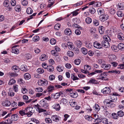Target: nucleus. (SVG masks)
Listing matches in <instances>:
<instances>
[{
    "mask_svg": "<svg viewBox=\"0 0 124 124\" xmlns=\"http://www.w3.org/2000/svg\"><path fill=\"white\" fill-rule=\"evenodd\" d=\"M118 95L117 93H113V95H111V99L112 100L109 99L105 100L104 101V103L109 107L113 108L114 107L115 105L112 100H115L116 99V96H117Z\"/></svg>",
    "mask_w": 124,
    "mask_h": 124,
    "instance_id": "nucleus-1",
    "label": "nucleus"
},
{
    "mask_svg": "<svg viewBox=\"0 0 124 124\" xmlns=\"http://www.w3.org/2000/svg\"><path fill=\"white\" fill-rule=\"evenodd\" d=\"M103 38L105 40L102 41V42L101 45L102 46H103L106 48L109 47L110 46V45L109 42L110 41V38L107 35L103 36Z\"/></svg>",
    "mask_w": 124,
    "mask_h": 124,
    "instance_id": "nucleus-2",
    "label": "nucleus"
},
{
    "mask_svg": "<svg viewBox=\"0 0 124 124\" xmlns=\"http://www.w3.org/2000/svg\"><path fill=\"white\" fill-rule=\"evenodd\" d=\"M38 84L40 86H46L48 84V82L47 80L45 79L43 80H39L38 82Z\"/></svg>",
    "mask_w": 124,
    "mask_h": 124,
    "instance_id": "nucleus-3",
    "label": "nucleus"
},
{
    "mask_svg": "<svg viewBox=\"0 0 124 124\" xmlns=\"http://www.w3.org/2000/svg\"><path fill=\"white\" fill-rule=\"evenodd\" d=\"M108 16L107 14H104L100 16V20L102 22H104L108 19Z\"/></svg>",
    "mask_w": 124,
    "mask_h": 124,
    "instance_id": "nucleus-4",
    "label": "nucleus"
},
{
    "mask_svg": "<svg viewBox=\"0 0 124 124\" xmlns=\"http://www.w3.org/2000/svg\"><path fill=\"white\" fill-rule=\"evenodd\" d=\"M101 92L105 94H109L111 92V90L109 87H106L101 90Z\"/></svg>",
    "mask_w": 124,
    "mask_h": 124,
    "instance_id": "nucleus-5",
    "label": "nucleus"
},
{
    "mask_svg": "<svg viewBox=\"0 0 124 124\" xmlns=\"http://www.w3.org/2000/svg\"><path fill=\"white\" fill-rule=\"evenodd\" d=\"M39 103L40 105L42 107L45 108H47L48 106L47 103H46V101L44 99L40 101Z\"/></svg>",
    "mask_w": 124,
    "mask_h": 124,
    "instance_id": "nucleus-6",
    "label": "nucleus"
},
{
    "mask_svg": "<svg viewBox=\"0 0 124 124\" xmlns=\"http://www.w3.org/2000/svg\"><path fill=\"white\" fill-rule=\"evenodd\" d=\"M51 118L53 121L56 122H58L60 120V117L56 115L51 116Z\"/></svg>",
    "mask_w": 124,
    "mask_h": 124,
    "instance_id": "nucleus-7",
    "label": "nucleus"
},
{
    "mask_svg": "<svg viewBox=\"0 0 124 124\" xmlns=\"http://www.w3.org/2000/svg\"><path fill=\"white\" fill-rule=\"evenodd\" d=\"M93 45L94 47L99 49L101 48L102 47V45L97 41L94 42Z\"/></svg>",
    "mask_w": 124,
    "mask_h": 124,
    "instance_id": "nucleus-8",
    "label": "nucleus"
},
{
    "mask_svg": "<svg viewBox=\"0 0 124 124\" xmlns=\"http://www.w3.org/2000/svg\"><path fill=\"white\" fill-rule=\"evenodd\" d=\"M70 50H73L74 49L75 47L73 44L71 42H68L67 44Z\"/></svg>",
    "mask_w": 124,
    "mask_h": 124,
    "instance_id": "nucleus-9",
    "label": "nucleus"
},
{
    "mask_svg": "<svg viewBox=\"0 0 124 124\" xmlns=\"http://www.w3.org/2000/svg\"><path fill=\"white\" fill-rule=\"evenodd\" d=\"M18 46V45H16L12 47V53H14L16 54H18L19 53V50L18 49L16 48L17 46Z\"/></svg>",
    "mask_w": 124,
    "mask_h": 124,
    "instance_id": "nucleus-10",
    "label": "nucleus"
},
{
    "mask_svg": "<svg viewBox=\"0 0 124 124\" xmlns=\"http://www.w3.org/2000/svg\"><path fill=\"white\" fill-rule=\"evenodd\" d=\"M11 104V102L9 101L4 100L2 103V105L4 106H9Z\"/></svg>",
    "mask_w": 124,
    "mask_h": 124,
    "instance_id": "nucleus-11",
    "label": "nucleus"
},
{
    "mask_svg": "<svg viewBox=\"0 0 124 124\" xmlns=\"http://www.w3.org/2000/svg\"><path fill=\"white\" fill-rule=\"evenodd\" d=\"M53 108L55 109L56 111H59L60 110L61 107L59 104H55L52 106Z\"/></svg>",
    "mask_w": 124,
    "mask_h": 124,
    "instance_id": "nucleus-12",
    "label": "nucleus"
},
{
    "mask_svg": "<svg viewBox=\"0 0 124 124\" xmlns=\"http://www.w3.org/2000/svg\"><path fill=\"white\" fill-rule=\"evenodd\" d=\"M117 8L120 10H123L124 9V5L123 3H119L116 5Z\"/></svg>",
    "mask_w": 124,
    "mask_h": 124,
    "instance_id": "nucleus-13",
    "label": "nucleus"
},
{
    "mask_svg": "<svg viewBox=\"0 0 124 124\" xmlns=\"http://www.w3.org/2000/svg\"><path fill=\"white\" fill-rule=\"evenodd\" d=\"M98 14L100 15H103L104 13V10L103 9L101 8H99L97 10Z\"/></svg>",
    "mask_w": 124,
    "mask_h": 124,
    "instance_id": "nucleus-14",
    "label": "nucleus"
},
{
    "mask_svg": "<svg viewBox=\"0 0 124 124\" xmlns=\"http://www.w3.org/2000/svg\"><path fill=\"white\" fill-rule=\"evenodd\" d=\"M101 122L104 124H111V122L108 121V119L106 118H103L102 119Z\"/></svg>",
    "mask_w": 124,
    "mask_h": 124,
    "instance_id": "nucleus-15",
    "label": "nucleus"
},
{
    "mask_svg": "<svg viewBox=\"0 0 124 124\" xmlns=\"http://www.w3.org/2000/svg\"><path fill=\"white\" fill-rule=\"evenodd\" d=\"M75 43L78 48H80L82 45V43L81 41L80 40H77L75 41Z\"/></svg>",
    "mask_w": 124,
    "mask_h": 124,
    "instance_id": "nucleus-16",
    "label": "nucleus"
},
{
    "mask_svg": "<svg viewBox=\"0 0 124 124\" xmlns=\"http://www.w3.org/2000/svg\"><path fill=\"white\" fill-rule=\"evenodd\" d=\"M108 74L105 72H103L100 74L99 78V79L103 80L104 78H106Z\"/></svg>",
    "mask_w": 124,
    "mask_h": 124,
    "instance_id": "nucleus-17",
    "label": "nucleus"
},
{
    "mask_svg": "<svg viewBox=\"0 0 124 124\" xmlns=\"http://www.w3.org/2000/svg\"><path fill=\"white\" fill-rule=\"evenodd\" d=\"M47 71L49 72H52L54 70V68L52 65H49L47 66Z\"/></svg>",
    "mask_w": 124,
    "mask_h": 124,
    "instance_id": "nucleus-18",
    "label": "nucleus"
},
{
    "mask_svg": "<svg viewBox=\"0 0 124 124\" xmlns=\"http://www.w3.org/2000/svg\"><path fill=\"white\" fill-rule=\"evenodd\" d=\"M12 69L15 72H19V68L18 66L14 65L13 66L12 68Z\"/></svg>",
    "mask_w": 124,
    "mask_h": 124,
    "instance_id": "nucleus-19",
    "label": "nucleus"
},
{
    "mask_svg": "<svg viewBox=\"0 0 124 124\" xmlns=\"http://www.w3.org/2000/svg\"><path fill=\"white\" fill-rule=\"evenodd\" d=\"M101 67L105 70H108L110 68V65L109 64H106L104 63L102 66H101Z\"/></svg>",
    "mask_w": 124,
    "mask_h": 124,
    "instance_id": "nucleus-20",
    "label": "nucleus"
},
{
    "mask_svg": "<svg viewBox=\"0 0 124 124\" xmlns=\"http://www.w3.org/2000/svg\"><path fill=\"white\" fill-rule=\"evenodd\" d=\"M65 34L66 35H70L72 34V31L69 28L66 29L64 31Z\"/></svg>",
    "mask_w": 124,
    "mask_h": 124,
    "instance_id": "nucleus-21",
    "label": "nucleus"
},
{
    "mask_svg": "<svg viewBox=\"0 0 124 124\" xmlns=\"http://www.w3.org/2000/svg\"><path fill=\"white\" fill-rule=\"evenodd\" d=\"M101 108L97 104H96L94 107H93V109L95 112H97L100 110Z\"/></svg>",
    "mask_w": 124,
    "mask_h": 124,
    "instance_id": "nucleus-22",
    "label": "nucleus"
},
{
    "mask_svg": "<svg viewBox=\"0 0 124 124\" xmlns=\"http://www.w3.org/2000/svg\"><path fill=\"white\" fill-rule=\"evenodd\" d=\"M73 98H76L78 96V94L77 92H72V93H70L69 94Z\"/></svg>",
    "mask_w": 124,
    "mask_h": 124,
    "instance_id": "nucleus-23",
    "label": "nucleus"
},
{
    "mask_svg": "<svg viewBox=\"0 0 124 124\" xmlns=\"http://www.w3.org/2000/svg\"><path fill=\"white\" fill-rule=\"evenodd\" d=\"M12 117V120L13 121H17L18 118V116L17 114H14L13 115L11 116Z\"/></svg>",
    "mask_w": 124,
    "mask_h": 124,
    "instance_id": "nucleus-24",
    "label": "nucleus"
},
{
    "mask_svg": "<svg viewBox=\"0 0 124 124\" xmlns=\"http://www.w3.org/2000/svg\"><path fill=\"white\" fill-rule=\"evenodd\" d=\"M108 58L110 60L112 61L116 60V56L114 54H110L108 56Z\"/></svg>",
    "mask_w": 124,
    "mask_h": 124,
    "instance_id": "nucleus-25",
    "label": "nucleus"
},
{
    "mask_svg": "<svg viewBox=\"0 0 124 124\" xmlns=\"http://www.w3.org/2000/svg\"><path fill=\"white\" fill-rule=\"evenodd\" d=\"M118 38L120 40H124V35L121 33H119L118 35Z\"/></svg>",
    "mask_w": 124,
    "mask_h": 124,
    "instance_id": "nucleus-26",
    "label": "nucleus"
},
{
    "mask_svg": "<svg viewBox=\"0 0 124 124\" xmlns=\"http://www.w3.org/2000/svg\"><path fill=\"white\" fill-rule=\"evenodd\" d=\"M67 103V101L66 99L64 98H63L60 101V104L62 105L65 104Z\"/></svg>",
    "mask_w": 124,
    "mask_h": 124,
    "instance_id": "nucleus-27",
    "label": "nucleus"
},
{
    "mask_svg": "<svg viewBox=\"0 0 124 124\" xmlns=\"http://www.w3.org/2000/svg\"><path fill=\"white\" fill-rule=\"evenodd\" d=\"M24 77L25 79L27 80H28L31 78L30 75L28 73L24 74Z\"/></svg>",
    "mask_w": 124,
    "mask_h": 124,
    "instance_id": "nucleus-28",
    "label": "nucleus"
},
{
    "mask_svg": "<svg viewBox=\"0 0 124 124\" xmlns=\"http://www.w3.org/2000/svg\"><path fill=\"white\" fill-rule=\"evenodd\" d=\"M21 70L23 71H26L28 70L27 66L25 65H22L21 67Z\"/></svg>",
    "mask_w": 124,
    "mask_h": 124,
    "instance_id": "nucleus-29",
    "label": "nucleus"
},
{
    "mask_svg": "<svg viewBox=\"0 0 124 124\" xmlns=\"http://www.w3.org/2000/svg\"><path fill=\"white\" fill-rule=\"evenodd\" d=\"M47 58V56L45 54L42 55L40 57L39 59L42 61H44L46 60Z\"/></svg>",
    "mask_w": 124,
    "mask_h": 124,
    "instance_id": "nucleus-30",
    "label": "nucleus"
},
{
    "mask_svg": "<svg viewBox=\"0 0 124 124\" xmlns=\"http://www.w3.org/2000/svg\"><path fill=\"white\" fill-rule=\"evenodd\" d=\"M89 83L94 84H97L98 83L97 81L95 79L93 78H91L89 80Z\"/></svg>",
    "mask_w": 124,
    "mask_h": 124,
    "instance_id": "nucleus-31",
    "label": "nucleus"
},
{
    "mask_svg": "<svg viewBox=\"0 0 124 124\" xmlns=\"http://www.w3.org/2000/svg\"><path fill=\"white\" fill-rule=\"evenodd\" d=\"M118 48L122 50H124V44L123 43H119L118 45Z\"/></svg>",
    "mask_w": 124,
    "mask_h": 124,
    "instance_id": "nucleus-32",
    "label": "nucleus"
},
{
    "mask_svg": "<svg viewBox=\"0 0 124 124\" xmlns=\"http://www.w3.org/2000/svg\"><path fill=\"white\" fill-rule=\"evenodd\" d=\"M99 31L100 33L101 34L103 33L104 32V29L103 26H100L99 28Z\"/></svg>",
    "mask_w": 124,
    "mask_h": 124,
    "instance_id": "nucleus-33",
    "label": "nucleus"
},
{
    "mask_svg": "<svg viewBox=\"0 0 124 124\" xmlns=\"http://www.w3.org/2000/svg\"><path fill=\"white\" fill-rule=\"evenodd\" d=\"M32 109V107H27L24 110L25 113H28L31 112Z\"/></svg>",
    "mask_w": 124,
    "mask_h": 124,
    "instance_id": "nucleus-34",
    "label": "nucleus"
},
{
    "mask_svg": "<svg viewBox=\"0 0 124 124\" xmlns=\"http://www.w3.org/2000/svg\"><path fill=\"white\" fill-rule=\"evenodd\" d=\"M54 86L52 85L49 86L48 87V92H50L52 91L54 89Z\"/></svg>",
    "mask_w": 124,
    "mask_h": 124,
    "instance_id": "nucleus-35",
    "label": "nucleus"
},
{
    "mask_svg": "<svg viewBox=\"0 0 124 124\" xmlns=\"http://www.w3.org/2000/svg\"><path fill=\"white\" fill-rule=\"evenodd\" d=\"M86 46L89 48H91L93 46L92 44L90 42H87L85 43Z\"/></svg>",
    "mask_w": 124,
    "mask_h": 124,
    "instance_id": "nucleus-36",
    "label": "nucleus"
},
{
    "mask_svg": "<svg viewBox=\"0 0 124 124\" xmlns=\"http://www.w3.org/2000/svg\"><path fill=\"white\" fill-rule=\"evenodd\" d=\"M15 10L17 12H19L21 10V8L19 5H16L15 7Z\"/></svg>",
    "mask_w": 124,
    "mask_h": 124,
    "instance_id": "nucleus-37",
    "label": "nucleus"
},
{
    "mask_svg": "<svg viewBox=\"0 0 124 124\" xmlns=\"http://www.w3.org/2000/svg\"><path fill=\"white\" fill-rule=\"evenodd\" d=\"M93 23L94 25L95 26L99 25V20L96 19H94L93 20Z\"/></svg>",
    "mask_w": 124,
    "mask_h": 124,
    "instance_id": "nucleus-38",
    "label": "nucleus"
},
{
    "mask_svg": "<svg viewBox=\"0 0 124 124\" xmlns=\"http://www.w3.org/2000/svg\"><path fill=\"white\" fill-rule=\"evenodd\" d=\"M37 71L39 74H42L44 72V70L42 68H39L37 70Z\"/></svg>",
    "mask_w": 124,
    "mask_h": 124,
    "instance_id": "nucleus-39",
    "label": "nucleus"
},
{
    "mask_svg": "<svg viewBox=\"0 0 124 124\" xmlns=\"http://www.w3.org/2000/svg\"><path fill=\"white\" fill-rule=\"evenodd\" d=\"M26 12L27 14H31L33 13V10L31 8H27Z\"/></svg>",
    "mask_w": 124,
    "mask_h": 124,
    "instance_id": "nucleus-40",
    "label": "nucleus"
},
{
    "mask_svg": "<svg viewBox=\"0 0 124 124\" xmlns=\"http://www.w3.org/2000/svg\"><path fill=\"white\" fill-rule=\"evenodd\" d=\"M92 19L90 17H88L85 19V22L88 24H90L92 22Z\"/></svg>",
    "mask_w": 124,
    "mask_h": 124,
    "instance_id": "nucleus-41",
    "label": "nucleus"
},
{
    "mask_svg": "<svg viewBox=\"0 0 124 124\" xmlns=\"http://www.w3.org/2000/svg\"><path fill=\"white\" fill-rule=\"evenodd\" d=\"M117 114L118 116L120 117L123 116L124 115V113L122 111H120L117 112Z\"/></svg>",
    "mask_w": 124,
    "mask_h": 124,
    "instance_id": "nucleus-42",
    "label": "nucleus"
},
{
    "mask_svg": "<svg viewBox=\"0 0 124 124\" xmlns=\"http://www.w3.org/2000/svg\"><path fill=\"white\" fill-rule=\"evenodd\" d=\"M16 82V80L13 79H11L9 81L8 84L9 85L15 84Z\"/></svg>",
    "mask_w": 124,
    "mask_h": 124,
    "instance_id": "nucleus-43",
    "label": "nucleus"
},
{
    "mask_svg": "<svg viewBox=\"0 0 124 124\" xmlns=\"http://www.w3.org/2000/svg\"><path fill=\"white\" fill-rule=\"evenodd\" d=\"M67 55L70 57H73L74 55V53L73 52L69 51H68L67 53Z\"/></svg>",
    "mask_w": 124,
    "mask_h": 124,
    "instance_id": "nucleus-44",
    "label": "nucleus"
},
{
    "mask_svg": "<svg viewBox=\"0 0 124 124\" xmlns=\"http://www.w3.org/2000/svg\"><path fill=\"white\" fill-rule=\"evenodd\" d=\"M18 85H13V88L14 91L15 92H17L18 90Z\"/></svg>",
    "mask_w": 124,
    "mask_h": 124,
    "instance_id": "nucleus-45",
    "label": "nucleus"
},
{
    "mask_svg": "<svg viewBox=\"0 0 124 124\" xmlns=\"http://www.w3.org/2000/svg\"><path fill=\"white\" fill-rule=\"evenodd\" d=\"M9 4V1L8 0H5L3 3L5 7H7L8 6Z\"/></svg>",
    "mask_w": 124,
    "mask_h": 124,
    "instance_id": "nucleus-46",
    "label": "nucleus"
},
{
    "mask_svg": "<svg viewBox=\"0 0 124 124\" xmlns=\"http://www.w3.org/2000/svg\"><path fill=\"white\" fill-rule=\"evenodd\" d=\"M71 78L73 80H75L79 79L76 76L75 74H71Z\"/></svg>",
    "mask_w": 124,
    "mask_h": 124,
    "instance_id": "nucleus-47",
    "label": "nucleus"
},
{
    "mask_svg": "<svg viewBox=\"0 0 124 124\" xmlns=\"http://www.w3.org/2000/svg\"><path fill=\"white\" fill-rule=\"evenodd\" d=\"M116 14L119 17H122L123 16V13L120 11H117Z\"/></svg>",
    "mask_w": 124,
    "mask_h": 124,
    "instance_id": "nucleus-48",
    "label": "nucleus"
},
{
    "mask_svg": "<svg viewBox=\"0 0 124 124\" xmlns=\"http://www.w3.org/2000/svg\"><path fill=\"white\" fill-rule=\"evenodd\" d=\"M81 51L84 54H86L87 53V49L85 48H82L81 49Z\"/></svg>",
    "mask_w": 124,
    "mask_h": 124,
    "instance_id": "nucleus-49",
    "label": "nucleus"
},
{
    "mask_svg": "<svg viewBox=\"0 0 124 124\" xmlns=\"http://www.w3.org/2000/svg\"><path fill=\"white\" fill-rule=\"evenodd\" d=\"M84 69L86 70H89L91 69V67L88 65H85L84 66Z\"/></svg>",
    "mask_w": 124,
    "mask_h": 124,
    "instance_id": "nucleus-50",
    "label": "nucleus"
},
{
    "mask_svg": "<svg viewBox=\"0 0 124 124\" xmlns=\"http://www.w3.org/2000/svg\"><path fill=\"white\" fill-rule=\"evenodd\" d=\"M112 117L114 119H116L118 118V116L116 113H113L112 114Z\"/></svg>",
    "mask_w": 124,
    "mask_h": 124,
    "instance_id": "nucleus-51",
    "label": "nucleus"
},
{
    "mask_svg": "<svg viewBox=\"0 0 124 124\" xmlns=\"http://www.w3.org/2000/svg\"><path fill=\"white\" fill-rule=\"evenodd\" d=\"M8 74L11 77H16L18 75V74L15 72L12 73L10 72L8 73Z\"/></svg>",
    "mask_w": 124,
    "mask_h": 124,
    "instance_id": "nucleus-52",
    "label": "nucleus"
},
{
    "mask_svg": "<svg viewBox=\"0 0 124 124\" xmlns=\"http://www.w3.org/2000/svg\"><path fill=\"white\" fill-rule=\"evenodd\" d=\"M90 12L91 14H94L96 12L95 9L93 8H91L89 9Z\"/></svg>",
    "mask_w": 124,
    "mask_h": 124,
    "instance_id": "nucleus-53",
    "label": "nucleus"
},
{
    "mask_svg": "<svg viewBox=\"0 0 124 124\" xmlns=\"http://www.w3.org/2000/svg\"><path fill=\"white\" fill-rule=\"evenodd\" d=\"M39 37L38 36H35L33 37L32 40L36 42L38 41L39 39Z\"/></svg>",
    "mask_w": 124,
    "mask_h": 124,
    "instance_id": "nucleus-54",
    "label": "nucleus"
},
{
    "mask_svg": "<svg viewBox=\"0 0 124 124\" xmlns=\"http://www.w3.org/2000/svg\"><path fill=\"white\" fill-rule=\"evenodd\" d=\"M60 23H57L54 26V29L56 30H58L60 28Z\"/></svg>",
    "mask_w": 124,
    "mask_h": 124,
    "instance_id": "nucleus-55",
    "label": "nucleus"
},
{
    "mask_svg": "<svg viewBox=\"0 0 124 124\" xmlns=\"http://www.w3.org/2000/svg\"><path fill=\"white\" fill-rule=\"evenodd\" d=\"M111 48L114 51L116 52L118 50V47H117L115 46H113L111 47Z\"/></svg>",
    "mask_w": 124,
    "mask_h": 124,
    "instance_id": "nucleus-56",
    "label": "nucleus"
},
{
    "mask_svg": "<svg viewBox=\"0 0 124 124\" xmlns=\"http://www.w3.org/2000/svg\"><path fill=\"white\" fill-rule=\"evenodd\" d=\"M61 93H62V92L56 93L54 95V98L55 99H56L58 98L61 95Z\"/></svg>",
    "mask_w": 124,
    "mask_h": 124,
    "instance_id": "nucleus-57",
    "label": "nucleus"
},
{
    "mask_svg": "<svg viewBox=\"0 0 124 124\" xmlns=\"http://www.w3.org/2000/svg\"><path fill=\"white\" fill-rule=\"evenodd\" d=\"M109 12L110 14L114 15L116 13V11L115 9L113 8H111L109 11Z\"/></svg>",
    "mask_w": 124,
    "mask_h": 124,
    "instance_id": "nucleus-58",
    "label": "nucleus"
},
{
    "mask_svg": "<svg viewBox=\"0 0 124 124\" xmlns=\"http://www.w3.org/2000/svg\"><path fill=\"white\" fill-rule=\"evenodd\" d=\"M56 42V41L54 39H52L50 40V44L52 45H54Z\"/></svg>",
    "mask_w": 124,
    "mask_h": 124,
    "instance_id": "nucleus-59",
    "label": "nucleus"
},
{
    "mask_svg": "<svg viewBox=\"0 0 124 124\" xmlns=\"http://www.w3.org/2000/svg\"><path fill=\"white\" fill-rule=\"evenodd\" d=\"M79 10L78 9H77L75 11H73V12L71 13V14H73V16H76L77 15H78V12Z\"/></svg>",
    "mask_w": 124,
    "mask_h": 124,
    "instance_id": "nucleus-60",
    "label": "nucleus"
},
{
    "mask_svg": "<svg viewBox=\"0 0 124 124\" xmlns=\"http://www.w3.org/2000/svg\"><path fill=\"white\" fill-rule=\"evenodd\" d=\"M35 90L37 92H40L43 91V89L42 87H37L36 88Z\"/></svg>",
    "mask_w": 124,
    "mask_h": 124,
    "instance_id": "nucleus-61",
    "label": "nucleus"
},
{
    "mask_svg": "<svg viewBox=\"0 0 124 124\" xmlns=\"http://www.w3.org/2000/svg\"><path fill=\"white\" fill-rule=\"evenodd\" d=\"M19 113L21 116H23L24 115H25L26 113L24 111V110H20L19 111Z\"/></svg>",
    "mask_w": 124,
    "mask_h": 124,
    "instance_id": "nucleus-62",
    "label": "nucleus"
},
{
    "mask_svg": "<svg viewBox=\"0 0 124 124\" xmlns=\"http://www.w3.org/2000/svg\"><path fill=\"white\" fill-rule=\"evenodd\" d=\"M46 122L47 123H52L51 119L49 118H46L45 119Z\"/></svg>",
    "mask_w": 124,
    "mask_h": 124,
    "instance_id": "nucleus-63",
    "label": "nucleus"
},
{
    "mask_svg": "<svg viewBox=\"0 0 124 124\" xmlns=\"http://www.w3.org/2000/svg\"><path fill=\"white\" fill-rule=\"evenodd\" d=\"M57 70L59 72H61L63 70V68L60 66H58L57 68Z\"/></svg>",
    "mask_w": 124,
    "mask_h": 124,
    "instance_id": "nucleus-64",
    "label": "nucleus"
}]
</instances>
